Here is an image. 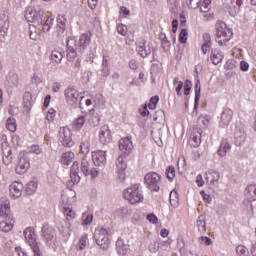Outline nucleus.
<instances>
[{"label": "nucleus", "mask_w": 256, "mask_h": 256, "mask_svg": "<svg viewBox=\"0 0 256 256\" xmlns=\"http://www.w3.org/2000/svg\"><path fill=\"white\" fill-rule=\"evenodd\" d=\"M110 73L111 70L109 69V61L107 60V57H104L102 62V76L109 77Z\"/></svg>", "instance_id": "nucleus-42"}, {"label": "nucleus", "mask_w": 256, "mask_h": 256, "mask_svg": "<svg viewBox=\"0 0 256 256\" xmlns=\"http://www.w3.org/2000/svg\"><path fill=\"white\" fill-rule=\"evenodd\" d=\"M92 161L96 167H105L107 163V153L103 150L92 152Z\"/></svg>", "instance_id": "nucleus-15"}, {"label": "nucleus", "mask_w": 256, "mask_h": 256, "mask_svg": "<svg viewBox=\"0 0 256 256\" xmlns=\"http://www.w3.org/2000/svg\"><path fill=\"white\" fill-rule=\"evenodd\" d=\"M28 153H34V155H41V153H43V150H41L39 145H32L28 147Z\"/></svg>", "instance_id": "nucleus-54"}, {"label": "nucleus", "mask_w": 256, "mask_h": 256, "mask_svg": "<svg viewBox=\"0 0 256 256\" xmlns=\"http://www.w3.org/2000/svg\"><path fill=\"white\" fill-rule=\"evenodd\" d=\"M210 59L213 65H219L223 61V52L217 48L212 49Z\"/></svg>", "instance_id": "nucleus-30"}, {"label": "nucleus", "mask_w": 256, "mask_h": 256, "mask_svg": "<svg viewBox=\"0 0 256 256\" xmlns=\"http://www.w3.org/2000/svg\"><path fill=\"white\" fill-rule=\"evenodd\" d=\"M209 116H200L198 118V125L202 128L209 127Z\"/></svg>", "instance_id": "nucleus-47"}, {"label": "nucleus", "mask_w": 256, "mask_h": 256, "mask_svg": "<svg viewBox=\"0 0 256 256\" xmlns=\"http://www.w3.org/2000/svg\"><path fill=\"white\" fill-rule=\"evenodd\" d=\"M231 151V144L227 141V139H223L220 143V147L217 151L219 157H225L227 155V152Z\"/></svg>", "instance_id": "nucleus-31"}, {"label": "nucleus", "mask_w": 256, "mask_h": 256, "mask_svg": "<svg viewBox=\"0 0 256 256\" xmlns=\"http://www.w3.org/2000/svg\"><path fill=\"white\" fill-rule=\"evenodd\" d=\"M51 59L55 63H61V61L63 60V54L59 52V50H53L51 53Z\"/></svg>", "instance_id": "nucleus-45"}, {"label": "nucleus", "mask_w": 256, "mask_h": 256, "mask_svg": "<svg viewBox=\"0 0 256 256\" xmlns=\"http://www.w3.org/2000/svg\"><path fill=\"white\" fill-rule=\"evenodd\" d=\"M119 149L122 153H125V155H129V153L133 151V142L131 141V138L125 137L120 139Z\"/></svg>", "instance_id": "nucleus-19"}, {"label": "nucleus", "mask_w": 256, "mask_h": 256, "mask_svg": "<svg viewBox=\"0 0 256 256\" xmlns=\"http://www.w3.org/2000/svg\"><path fill=\"white\" fill-rule=\"evenodd\" d=\"M80 151L83 155H87L91 151V144L89 143V137L84 136L80 146Z\"/></svg>", "instance_id": "nucleus-36"}, {"label": "nucleus", "mask_w": 256, "mask_h": 256, "mask_svg": "<svg viewBox=\"0 0 256 256\" xmlns=\"http://www.w3.org/2000/svg\"><path fill=\"white\" fill-rule=\"evenodd\" d=\"M219 179H221V174L217 170H208L206 173V181L210 183V185H215V183H219Z\"/></svg>", "instance_id": "nucleus-24"}, {"label": "nucleus", "mask_w": 256, "mask_h": 256, "mask_svg": "<svg viewBox=\"0 0 256 256\" xmlns=\"http://www.w3.org/2000/svg\"><path fill=\"white\" fill-rule=\"evenodd\" d=\"M117 31L119 35L125 37V35H127V26L125 24H119L117 27Z\"/></svg>", "instance_id": "nucleus-59"}, {"label": "nucleus", "mask_w": 256, "mask_h": 256, "mask_svg": "<svg viewBox=\"0 0 256 256\" xmlns=\"http://www.w3.org/2000/svg\"><path fill=\"white\" fill-rule=\"evenodd\" d=\"M99 121H101V118H99V115L97 114L89 118V123H91L94 127L99 125Z\"/></svg>", "instance_id": "nucleus-60"}, {"label": "nucleus", "mask_w": 256, "mask_h": 256, "mask_svg": "<svg viewBox=\"0 0 256 256\" xmlns=\"http://www.w3.org/2000/svg\"><path fill=\"white\" fill-rule=\"evenodd\" d=\"M144 181L150 191H159V183L161 182V176L159 174L149 172L145 175Z\"/></svg>", "instance_id": "nucleus-9"}, {"label": "nucleus", "mask_w": 256, "mask_h": 256, "mask_svg": "<svg viewBox=\"0 0 256 256\" xmlns=\"http://www.w3.org/2000/svg\"><path fill=\"white\" fill-rule=\"evenodd\" d=\"M234 138L236 139L237 145L245 143V139H247V136L245 135V130L236 129L234 132Z\"/></svg>", "instance_id": "nucleus-34"}, {"label": "nucleus", "mask_w": 256, "mask_h": 256, "mask_svg": "<svg viewBox=\"0 0 256 256\" xmlns=\"http://www.w3.org/2000/svg\"><path fill=\"white\" fill-rule=\"evenodd\" d=\"M157 103H159V96H154L150 98V102L148 104L149 109L152 111L157 109Z\"/></svg>", "instance_id": "nucleus-52"}, {"label": "nucleus", "mask_w": 256, "mask_h": 256, "mask_svg": "<svg viewBox=\"0 0 256 256\" xmlns=\"http://www.w3.org/2000/svg\"><path fill=\"white\" fill-rule=\"evenodd\" d=\"M63 213L66 217V221H73L77 217V214L75 213L74 209L71 207H64Z\"/></svg>", "instance_id": "nucleus-37"}, {"label": "nucleus", "mask_w": 256, "mask_h": 256, "mask_svg": "<svg viewBox=\"0 0 256 256\" xmlns=\"http://www.w3.org/2000/svg\"><path fill=\"white\" fill-rule=\"evenodd\" d=\"M196 225L198 227V231L200 233H205L207 231V223L205 222V216L200 215L198 217V220L196 222Z\"/></svg>", "instance_id": "nucleus-38"}, {"label": "nucleus", "mask_w": 256, "mask_h": 256, "mask_svg": "<svg viewBox=\"0 0 256 256\" xmlns=\"http://www.w3.org/2000/svg\"><path fill=\"white\" fill-rule=\"evenodd\" d=\"M136 51L143 57V59H145V57H147L148 55H151V47L145 46L144 39H142L140 42H138Z\"/></svg>", "instance_id": "nucleus-25"}, {"label": "nucleus", "mask_w": 256, "mask_h": 256, "mask_svg": "<svg viewBox=\"0 0 256 256\" xmlns=\"http://www.w3.org/2000/svg\"><path fill=\"white\" fill-rule=\"evenodd\" d=\"M82 221V225H91L93 223V214H83Z\"/></svg>", "instance_id": "nucleus-51"}, {"label": "nucleus", "mask_w": 256, "mask_h": 256, "mask_svg": "<svg viewBox=\"0 0 256 256\" xmlns=\"http://www.w3.org/2000/svg\"><path fill=\"white\" fill-rule=\"evenodd\" d=\"M116 251L118 255L125 256L129 253V245L125 244L123 239H118L116 242Z\"/></svg>", "instance_id": "nucleus-28"}, {"label": "nucleus", "mask_w": 256, "mask_h": 256, "mask_svg": "<svg viewBox=\"0 0 256 256\" xmlns=\"http://www.w3.org/2000/svg\"><path fill=\"white\" fill-rule=\"evenodd\" d=\"M173 85H177L176 86V93L177 95H181V90L183 89V81H179V78H174L173 80Z\"/></svg>", "instance_id": "nucleus-53"}, {"label": "nucleus", "mask_w": 256, "mask_h": 256, "mask_svg": "<svg viewBox=\"0 0 256 256\" xmlns=\"http://www.w3.org/2000/svg\"><path fill=\"white\" fill-rule=\"evenodd\" d=\"M8 29L9 19L5 15H3V17L0 16V41H3V39H5Z\"/></svg>", "instance_id": "nucleus-23"}, {"label": "nucleus", "mask_w": 256, "mask_h": 256, "mask_svg": "<svg viewBox=\"0 0 256 256\" xmlns=\"http://www.w3.org/2000/svg\"><path fill=\"white\" fill-rule=\"evenodd\" d=\"M7 85L11 88L18 87L19 85V76L16 73H9L7 76Z\"/></svg>", "instance_id": "nucleus-35"}, {"label": "nucleus", "mask_w": 256, "mask_h": 256, "mask_svg": "<svg viewBox=\"0 0 256 256\" xmlns=\"http://www.w3.org/2000/svg\"><path fill=\"white\" fill-rule=\"evenodd\" d=\"M57 26L55 30V35L58 39H63L67 35V18L65 15L59 14L56 18Z\"/></svg>", "instance_id": "nucleus-10"}, {"label": "nucleus", "mask_w": 256, "mask_h": 256, "mask_svg": "<svg viewBox=\"0 0 256 256\" xmlns=\"http://www.w3.org/2000/svg\"><path fill=\"white\" fill-rule=\"evenodd\" d=\"M25 19L29 23H34L33 27H41L43 19H45V12L39 6L28 7L25 13Z\"/></svg>", "instance_id": "nucleus-3"}, {"label": "nucleus", "mask_w": 256, "mask_h": 256, "mask_svg": "<svg viewBox=\"0 0 256 256\" xmlns=\"http://www.w3.org/2000/svg\"><path fill=\"white\" fill-rule=\"evenodd\" d=\"M77 197V193L73 189H66L62 193V201L65 205H73L75 203V199Z\"/></svg>", "instance_id": "nucleus-20"}, {"label": "nucleus", "mask_w": 256, "mask_h": 256, "mask_svg": "<svg viewBox=\"0 0 256 256\" xmlns=\"http://www.w3.org/2000/svg\"><path fill=\"white\" fill-rule=\"evenodd\" d=\"M13 223H15L13 220L10 222L2 221L0 222V231H3V233H9L11 229H13Z\"/></svg>", "instance_id": "nucleus-41"}, {"label": "nucleus", "mask_w": 256, "mask_h": 256, "mask_svg": "<svg viewBox=\"0 0 256 256\" xmlns=\"http://www.w3.org/2000/svg\"><path fill=\"white\" fill-rule=\"evenodd\" d=\"M235 60L230 59L226 62V69H228V71H231L233 69H235Z\"/></svg>", "instance_id": "nucleus-62"}, {"label": "nucleus", "mask_w": 256, "mask_h": 256, "mask_svg": "<svg viewBox=\"0 0 256 256\" xmlns=\"http://www.w3.org/2000/svg\"><path fill=\"white\" fill-rule=\"evenodd\" d=\"M191 87H193L191 80H186L184 82V95H189V93L191 91Z\"/></svg>", "instance_id": "nucleus-58"}, {"label": "nucleus", "mask_w": 256, "mask_h": 256, "mask_svg": "<svg viewBox=\"0 0 256 256\" xmlns=\"http://www.w3.org/2000/svg\"><path fill=\"white\" fill-rule=\"evenodd\" d=\"M194 92V109H197L199 107V99H201V81L199 79H196L195 81Z\"/></svg>", "instance_id": "nucleus-29"}, {"label": "nucleus", "mask_w": 256, "mask_h": 256, "mask_svg": "<svg viewBox=\"0 0 256 256\" xmlns=\"http://www.w3.org/2000/svg\"><path fill=\"white\" fill-rule=\"evenodd\" d=\"M38 184L35 180H32L26 185V193L27 195H33L37 191Z\"/></svg>", "instance_id": "nucleus-40"}, {"label": "nucleus", "mask_w": 256, "mask_h": 256, "mask_svg": "<svg viewBox=\"0 0 256 256\" xmlns=\"http://www.w3.org/2000/svg\"><path fill=\"white\" fill-rule=\"evenodd\" d=\"M6 129H17V121L15 118H8L6 121Z\"/></svg>", "instance_id": "nucleus-55"}, {"label": "nucleus", "mask_w": 256, "mask_h": 256, "mask_svg": "<svg viewBox=\"0 0 256 256\" xmlns=\"http://www.w3.org/2000/svg\"><path fill=\"white\" fill-rule=\"evenodd\" d=\"M75 124L77 127H83V125H85V116H80L76 119Z\"/></svg>", "instance_id": "nucleus-64"}, {"label": "nucleus", "mask_w": 256, "mask_h": 256, "mask_svg": "<svg viewBox=\"0 0 256 256\" xmlns=\"http://www.w3.org/2000/svg\"><path fill=\"white\" fill-rule=\"evenodd\" d=\"M236 253L239 256H247L249 254V250H247V248L243 245H240L236 248Z\"/></svg>", "instance_id": "nucleus-56"}, {"label": "nucleus", "mask_w": 256, "mask_h": 256, "mask_svg": "<svg viewBox=\"0 0 256 256\" xmlns=\"http://www.w3.org/2000/svg\"><path fill=\"white\" fill-rule=\"evenodd\" d=\"M232 119H233V110H231V108H224L220 117V122H219L220 127L222 129H227Z\"/></svg>", "instance_id": "nucleus-16"}, {"label": "nucleus", "mask_w": 256, "mask_h": 256, "mask_svg": "<svg viewBox=\"0 0 256 256\" xmlns=\"http://www.w3.org/2000/svg\"><path fill=\"white\" fill-rule=\"evenodd\" d=\"M198 7H200L201 13H207L211 9V0H203Z\"/></svg>", "instance_id": "nucleus-46"}, {"label": "nucleus", "mask_w": 256, "mask_h": 256, "mask_svg": "<svg viewBox=\"0 0 256 256\" xmlns=\"http://www.w3.org/2000/svg\"><path fill=\"white\" fill-rule=\"evenodd\" d=\"M160 39L162 40L161 42V47L164 51H169L171 49V42L169 39H167V36L165 34H161Z\"/></svg>", "instance_id": "nucleus-43"}, {"label": "nucleus", "mask_w": 256, "mask_h": 256, "mask_svg": "<svg viewBox=\"0 0 256 256\" xmlns=\"http://www.w3.org/2000/svg\"><path fill=\"white\" fill-rule=\"evenodd\" d=\"M11 212V207H10V203L9 200L4 199L1 201L0 203V217H5V218H9L11 219V216L9 215V213Z\"/></svg>", "instance_id": "nucleus-26"}, {"label": "nucleus", "mask_w": 256, "mask_h": 256, "mask_svg": "<svg viewBox=\"0 0 256 256\" xmlns=\"http://www.w3.org/2000/svg\"><path fill=\"white\" fill-rule=\"evenodd\" d=\"M244 195L246 199H250L251 201H256V185L255 184L248 185L244 191Z\"/></svg>", "instance_id": "nucleus-32"}, {"label": "nucleus", "mask_w": 256, "mask_h": 256, "mask_svg": "<svg viewBox=\"0 0 256 256\" xmlns=\"http://www.w3.org/2000/svg\"><path fill=\"white\" fill-rule=\"evenodd\" d=\"M140 188L141 184H134L127 188L126 190H124V199L129 201L131 205L141 203V201H143V194L141 193V190H139Z\"/></svg>", "instance_id": "nucleus-4"}, {"label": "nucleus", "mask_w": 256, "mask_h": 256, "mask_svg": "<svg viewBox=\"0 0 256 256\" xmlns=\"http://www.w3.org/2000/svg\"><path fill=\"white\" fill-rule=\"evenodd\" d=\"M31 99H33L30 92H25L23 95V101L27 105V103H31Z\"/></svg>", "instance_id": "nucleus-63"}, {"label": "nucleus", "mask_w": 256, "mask_h": 256, "mask_svg": "<svg viewBox=\"0 0 256 256\" xmlns=\"http://www.w3.org/2000/svg\"><path fill=\"white\" fill-rule=\"evenodd\" d=\"M109 231L105 228L96 229L94 232V239L96 244L100 246V249L107 251L109 249Z\"/></svg>", "instance_id": "nucleus-7"}, {"label": "nucleus", "mask_w": 256, "mask_h": 256, "mask_svg": "<svg viewBox=\"0 0 256 256\" xmlns=\"http://www.w3.org/2000/svg\"><path fill=\"white\" fill-rule=\"evenodd\" d=\"M216 29V42L219 47H227V42L233 39V29L228 28L227 24L223 21H218L215 24Z\"/></svg>", "instance_id": "nucleus-2"}, {"label": "nucleus", "mask_w": 256, "mask_h": 256, "mask_svg": "<svg viewBox=\"0 0 256 256\" xmlns=\"http://www.w3.org/2000/svg\"><path fill=\"white\" fill-rule=\"evenodd\" d=\"M55 19H53L52 17H48L45 20L44 24H41L40 27H42V31L44 33H49V31H51V27H53V23H54Z\"/></svg>", "instance_id": "nucleus-39"}, {"label": "nucleus", "mask_w": 256, "mask_h": 256, "mask_svg": "<svg viewBox=\"0 0 256 256\" xmlns=\"http://www.w3.org/2000/svg\"><path fill=\"white\" fill-rule=\"evenodd\" d=\"M59 135V141L62 143L63 147H71L72 145H75L71 129H62L59 131Z\"/></svg>", "instance_id": "nucleus-13"}, {"label": "nucleus", "mask_w": 256, "mask_h": 256, "mask_svg": "<svg viewBox=\"0 0 256 256\" xmlns=\"http://www.w3.org/2000/svg\"><path fill=\"white\" fill-rule=\"evenodd\" d=\"M73 159H75V153H73L72 151H67L62 153L60 163L62 165H71Z\"/></svg>", "instance_id": "nucleus-33"}, {"label": "nucleus", "mask_w": 256, "mask_h": 256, "mask_svg": "<svg viewBox=\"0 0 256 256\" xmlns=\"http://www.w3.org/2000/svg\"><path fill=\"white\" fill-rule=\"evenodd\" d=\"M116 173L120 181H125V170L127 169V158L125 155H120L116 160Z\"/></svg>", "instance_id": "nucleus-12"}, {"label": "nucleus", "mask_w": 256, "mask_h": 256, "mask_svg": "<svg viewBox=\"0 0 256 256\" xmlns=\"http://www.w3.org/2000/svg\"><path fill=\"white\" fill-rule=\"evenodd\" d=\"M2 153H3V163L4 165H11L13 161V151L11 150V146L9 142H2Z\"/></svg>", "instance_id": "nucleus-17"}, {"label": "nucleus", "mask_w": 256, "mask_h": 256, "mask_svg": "<svg viewBox=\"0 0 256 256\" xmlns=\"http://www.w3.org/2000/svg\"><path fill=\"white\" fill-rule=\"evenodd\" d=\"M23 183L21 182H14L10 185V195L14 199H19L21 195H23Z\"/></svg>", "instance_id": "nucleus-22"}, {"label": "nucleus", "mask_w": 256, "mask_h": 256, "mask_svg": "<svg viewBox=\"0 0 256 256\" xmlns=\"http://www.w3.org/2000/svg\"><path fill=\"white\" fill-rule=\"evenodd\" d=\"M99 139H100V143H102V145H107V143H111V141H113V136L111 135V130H109V129L100 130Z\"/></svg>", "instance_id": "nucleus-27"}, {"label": "nucleus", "mask_w": 256, "mask_h": 256, "mask_svg": "<svg viewBox=\"0 0 256 256\" xmlns=\"http://www.w3.org/2000/svg\"><path fill=\"white\" fill-rule=\"evenodd\" d=\"M149 251L150 253H157L159 251V245H157V242L150 243Z\"/></svg>", "instance_id": "nucleus-61"}, {"label": "nucleus", "mask_w": 256, "mask_h": 256, "mask_svg": "<svg viewBox=\"0 0 256 256\" xmlns=\"http://www.w3.org/2000/svg\"><path fill=\"white\" fill-rule=\"evenodd\" d=\"M42 239L46 243L47 247L55 249L57 247V233L55 228L49 224H44L41 229Z\"/></svg>", "instance_id": "nucleus-5"}, {"label": "nucleus", "mask_w": 256, "mask_h": 256, "mask_svg": "<svg viewBox=\"0 0 256 256\" xmlns=\"http://www.w3.org/2000/svg\"><path fill=\"white\" fill-rule=\"evenodd\" d=\"M87 247V234H84L80 237L78 250L83 251Z\"/></svg>", "instance_id": "nucleus-49"}, {"label": "nucleus", "mask_w": 256, "mask_h": 256, "mask_svg": "<svg viewBox=\"0 0 256 256\" xmlns=\"http://www.w3.org/2000/svg\"><path fill=\"white\" fill-rule=\"evenodd\" d=\"M67 59L68 61H75L77 58V51H79V48L77 47V41L73 38H70L67 40Z\"/></svg>", "instance_id": "nucleus-14"}, {"label": "nucleus", "mask_w": 256, "mask_h": 256, "mask_svg": "<svg viewBox=\"0 0 256 256\" xmlns=\"http://www.w3.org/2000/svg\"><path fill=\"white\" fill-rule=\"evenodd\" d=\"M24 237L28 245L31 247L34 256H43L41 249L39 248V243L35 238V229L33 227H28L24 230Z\"/></svg>", "instance_id": "nucleus-6"}, {"label": "nucleus", "mask_w": 256, "mask_h": 256, "mask_svg": "<svg viewBox=\"0 0 256 256\" xmlns=\"http://www.w3.org/2000/svg\"><path fill=\"white\" fill-rule=\"evenodd\" d=\"M187 29H182L179 35V41L180 43H187Z\"/></svg>", "instance_id": "nucleus-57"}, {"label": "nucleus", "mask_w": 256, "mask_h": 256, "mask_svg": "<svg viewBox=\"0 0 256 256\" xmlns=\"http://www.w3.org/2000/svg\"><path fill=\"white\" fill-rule=\"evenodd\" d=\"M27 155L28 153L26 151H22L19 154V161L15 169L18 175H25L31 167V163L29 162V157Z\"/></svg>", "instance_id": "nucleus-8"}, {"label": "nucleus", "mask_w": 256, "mask_h": 256, "mask_svg": "<svg viewBox=\"0 0 256 256\" xmlns=\"http://www.w3.org/2000/svg\"><path fill=\"white\" fill-rule=\"evenodd\" d=\"M91 164L86 158H83L79 170V162H74L70 168V178L72 183L77 184L81 181V177L90 175Z\"/></svg>", "instance_id": "nucleus-1"}, {"label": "nucleus", "mask_w": 256, "mask_h": 256, "mask_svg": "<svg viewBox=\"0 0 256 256\" xmlns=\"http://www.w3.org/2000/svg\"><path fill=\"white\" fill-rule=\"evenodd\" d=\"M253 201L255 200H251L246 197L243 201V205L244 207H246L248 213H253Z\"/></svg>", "instance_id": "nucleus-50"}, {"label": "nucleus", "mask_w": 256, "mask_h": 256, "mask_svg": "<svg viewBox=\"0 0 256 256\" xmlns=\"http://www.w3.org/2000/svg\"><path fill=\"white\" fill-rule=\"evenodd\" d=\"M91 45V33H84L80 36L79 42H78V52L81 54L85 53V50L87 47Z\"/></svg>", "instance_id": "nucleus-18"}, {"label": "nucleus", "mask_w": 256, "mask_h": 256, "mask_svg": "<svg viewBox=\"0 0 256 256\" xmlns=\"http://www.w3.org/2000/svg\"><path fill=\"white\" fill-rule=\"evenodd\" d=\"M189 145L197 148L201 145V130L193 129L190 132Z\"/></svg>", "instance_id": "nucleus-21"}, {"label": "nucleus", "mask_w": 256, "mask_h": 256, "mask_svg": "<svg viewBox=\"0 0 256 256\" xmlns=\"http://www.w3.org/2000/svg\"><path fill=\"white\" fill-rule=\"evenodd\" d=\"M165 174H166L167 179H169V181H173V179H175V167L169 166L166 169Z\"/></svg>", "instance_id": "nucleus-48"}, {"label": "nucleus", "mask_w": 256, "mask_h": 256, "mask_svg": "<svg viewBox=\"0 0 256 256\" xmlns=\"http://www.w3.org/2000/svg\"><path fill=\"white\" fill-rule=\"evenodd\" d=\"M170 204L172 205V207H177L179 205V195L175 190H172L170 192Z\"/></svg>", "instance_id": "nucleus-44"}, {"label": "nucleus", "mask_w": 256, "mask_h": 256, "mask_svg": "<svg viewBox=\"0 0 256 256\" xmlns=\"http://www.w3.org/2000/svg\"><path fill=\"white\" fill-rule=\"evenodd\" d=\"M65 99L69 105H77L79 103V91L73 86H68L64 91Z\"/></svg>", "instance_id": "nucleus-11"}]
</instances>
